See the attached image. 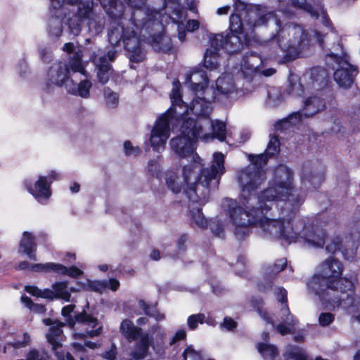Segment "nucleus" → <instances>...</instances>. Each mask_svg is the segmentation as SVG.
<instances>
[{
    "mask_svg": "<svg viewBox=\"0 0 360 360\" xmlns=\"http://www.w3.org/2000/svg\"><path fill=\"white\" fill-rule=\"evenodd\" d=\"M194 173H195V172H194V166L192 164L186 165L183 167V168H182V174H183L184 181V183L186 184V187L184 188V192L185 193V194H186V197H187V198H188L189 202H193V203H198L200 205H203L207 202H201V201L195 202V201H193V200H191L189 198V195L186 193V191L190 187H191L192 185H198V188H196V194H197L198 197H200V195H201L202 186L199 185L198 181V177L196 178L195 182H193V183L191 182V177L194 174Z\"/></svg>",
    "mask_w": 360,
    "mask_h": 360,
    "instance_id": "6ab92c4d",
    "label": "nucleus"
},
{
    "mask_svg": "<svg viewBox=\"0 0 360 360\" xmlns=\"http://www.w3.org/2000/svg\"><path fill=\"white\" fill-rule=\"evenodd\" d=\"M67 4L77 6V11L67 19L66 22L70 33L77 36L84 22L93 14L94 2L93 0H67Z\"/></svg>",
    "mask_w": 360,
    "mask_h": 360,
    "instance_id": "f8f14e48",
    "label": "nucleus"
},
{
    "mask_svg": "<svg viewBox=\"0 0 360 360\" xmlns=\"http://www.w3.org/2000/svg\"><path fill=\"white\" fill-rule=\"evenodd\" d=\"M186 331L184 330H179L176 332L174 335L171 339L169 345H173L178 341L183 340L186 339Z\"/></svg>",
    "mask_w": 360,
    "mask_h": 360,
    "instance_id": "680f3d73",
    "label": "nucleus"
},
{
    "mask_svg": "<svg viewBox=\"0 0 360 360\" xmlns=\"http://www.w3.org/2000/svg\"><path fill=\"white\" fill-rule=\"evenodd\" d=\"M230 32H237L239 34L245 33L243 31V22L241 15L239 13H232L229 17Z\"/></svg>",
    "mask_w": 360,
    "mask_h": 360,
    "instance_id": "c9c22d12",
    "label": "nucleus"
},
{
    "mask_svg": "<svg viewBox=\"0 0 360 360\" xmlns=\"http://www.w3.org/2000/svg\"><path fill=\"white\" fill-rule=\"evenodd\" d=\"M65 325L63 323H59L58 325L51 326L49 328V334L47 335V339L53 350H56L62 347V344L58 341V338L63 334L61 328Z\"/></svg>",
    "mask_w": 360,
    "mask_h": 360,
    "instance_id": "a878e982",
    "label": "nucleus"
},
{
    "mask_svg": "<svg viewBox=\"0 0 360 360\" xmlns=\"http://www.w3.org/2000/svg\"><path fill=\"white\" fill-rule=\"evenodd\" d=\"M251 44V38L248 33L239 34L230 32L226 35L223 33L215 34L210 39V46L214 51L224 49L229 55L239 53L243 48H248Z\"/></svg>",
    "mask_w": 360,
    "mask_h": 360,
    "instance_id": "6e6552de",
    "label": "nucleus"
},
{
    "mask_svg": "<svg viewBox=\"0 0 360 360\" xmlns=\"http://www.w3.org/2000/svg\"><path fill=\"white\" fill-rule=\"evenodd\" d=\"M250 161L254 165H265L268 161L269 155L266 154L250 155Z\"/></svg>",
    "mask_w": 360,
    "mask_h": 360,
    "instance_id": "603ef678",
    "label": "nucleus"
},
{
    "mask_svg": "<svg viewBox=\"0 0 360 360\" xmlns=\"http://www.w3.org/2000/svg\"><path fill=\"white\" fill-rule=\"evenodd\" d=\"M91 59L96 66L98 82L101 84H105L113 71L112 65L107 60L106 56H98L94 53Z\"/></svg>",
    "mask_w": 360,
    "mask_h": 360,
    "instance_id": "dca6fc26",
    "label": "nucleus"
},
{
    "mask_svg": "<svg viewBox=\"0 0 360 360\" xmlns=\"http://www.w3.org/2000/svg\"><path fill=\"white\" fill-rule=\"evenodd\" d=\"M190 109L191 112L198 119L205 118L210 119L211 112L210 103L203 97L196 96L191 103Z\"/></svg>",
    "mask_w": 360,
    "mask_h": 360,
    "instance_id": "a211bd4d",
    "label": "nucleus"
},
{
    "mask_svg": "<svg viewBox=\"0 0 360 360\" xmlns=\"http://www.w3.org/2000/svg\"><path fill=\"white\" fill-rule=\"evenodd\" d=\"M182 357L183 360H204L200 352L195 350L192 345L185 348Z\"/></svg>",
    "mask_w": 360,
    "mask_h": 360,
    "instance_id": "a19ab883",
    "label": "nucleus"
},
{
    "mask_svg": "<svg viewBox=\"0 0 360 360\" xmlns=\"http://www.w3.org/2000/svg\"><path fill=\"white\" fill-rule=\"evenodd\" d=\"M148 354V350L136 346V349L131 352V355L134 360H141L145 359Z\"/></svg>",
    "mask_w": 360,
    "mask_h": 360,
    "instance_id": "4d7b16f0",
    "label": "nucleus"
},
{
    "mask_svg": "<svg viewBox=\"0 0 360 360\" xmlns=\"http://www.w3.org/2000/svg\"><path fill=\"white\" fill-rule=\"evenodd\" d=\"M212 131V136L217 139L220 141L226 139V124L220 120L210 121Z\"/></svg>",
    "mask_w": 360,
    "mask_h": 360,
    "instance_id": "72a5a7b5",
    "label": "nucleus"
},
{
    "mask_svg": "<svg viewBox=\"0 0 360 360\" xmlns=\"http://www.w3.org/2000/svg\"><path fill=\"white\" fill-rule=\"evenodd\" d=\"M108 288L107 281L87 279L86 284H82V289L86 291L102 293Z\"/></svg>",
    "mask_w": 360,
    "mask_h": 360,
    "instance_id": "7c9ffc66",
    "label": "nucleus"
},
{
    "mask_svg": "<svg viewBox=\"0 0 360 360\" xmlns=\"http://www.w3.org/2000/svg\"><path fill=\"white\" fill-rule=\"evenodd\" d=\"M233 7L234 11L236 12H244L245 16L244 20L245 21L246 19L249 18L252 15L253 11H257L259 9V5L257 4H247L241 0H233Z\"/></svg>",
    "mask_w": 360,
    "mask_h": 360,
    "instance_id": "bb28decb",
    "label": "nucleus"
},
{
    "mask_svg": "<svg viewBox=\"0 0 360 360\" xmlns=\"http://www.w3.org/2000/svg\"><path fill=\"white\" fill-rule=\"evenodd\" d=\"M333 98V95L326 96L319 92L316 95L308 97L304 101L303 108L304 115L305 117H310L323 111L326 108V102Z\"/></svg>",
    "mask_w": 360,
    "mask_h": 360,
    "instance_id": "4468645a",
    "label": "nucleus"
},
{
    "mask_svg": "<svg viewBox=\"0 0 360 360\" xmlns=\"http://www.w3.org/2000/svg\"><path fill=\"white\" fill-rule=\"evenodd\" d=\"M219 51H214V49H207L204 54L203 65L207 69L214 70L218 66L217 57Z\"/></svg>",
    "mask_w": 360,
    "mask_h": 360,
    "instance_id": "f704fd0d",
    "label": "nucleus"
},
{
    "mask_svg": "<svg viewBox=\"0 0 360 360\" xmlns=\"http://www.w3.org/2000/svg\"><path fill=\"white\" fill-rule=\"evenodd\" d=\"M292 126L288 124L287 120H285V118L282 120H278L276 124H274L275 129L276 131H283L285 130H287Z\"/></svg>",
    "mask_w": 360,
    "mask_h": 360,
    "instance_id": "052dcab7",
    "label": "nucleus"
},
{
    "mask_svg": "<svg viewBox=\"0 0 360 360\" xmlns=\"http://www.w3.org/2000/svg\"><path fill=\"white\" fill-rule=\"evenodd\" d=\"M139 307L143 310V312L147 316L154 318L156 321H160L165 319L163 313L159 311L158 309V303L155 302L153 304H149L143 300L138 301Z\"/></svg>",
    "mask_w": 360,
    "mask_h": 360,
    "instance_id": "4be33fe9",
    "label": "nucleus"
},
{
    "mask_svg": "<svg viewBox=\"0 0 360 360\" xmlns=\"http://www.w3.org/2000/svg\"><path fill=\"white\" fill-rule=\"evenodd\" d=\"M139 338L140 340L137 343V346L149 351V347L153 343L152 338H150L148 333H145L143 335L141 334Z\"/></svg>",
    "mask_w": 360,
    "mask_h": 360,
    "instance_id": "09e8293b",
    "label": "nucleus"
},
{
    "mask_svg": "<svg viewBox=\"0 0 360 360\" xmlns=\"http://www.w3.org/2000/svg\"><path fill=\"white\" fill-rule=\"evenodd\" d=\"M273 288V283L271 281H268L266 283H260L257 285V289L259 292L266 293L270 290H271Z\"/></svg>",
    "mask_w": 360,
    "mask_h": 360,
    "instance_id": "774afa93",
    "label": "nucleus"
},
{
    "mask_svg": "<svg viewBox=\"0 0 360 360\" xmlns=\"http://www.w3.org/2000/svg\"><path fill=\"white\" fill-rule=\"evenodd\" d=\"M37 245L35 237L28 231H24L19 243V253L26 255L30 260L37 261Z\"/></svg>",
    "mask_w": 360,
    "mask_h": 360,
    "instance_id": "f3484780",
    "label": "nucleus"
},
{
    "mask_svg": "<svg viewBox=\"0 0 360 360\" xmlns=\"http://www.w3.org/2000/svg\"><path fill=\"white\" fill-rule=\"evenodd\" d=\"M123 146L124 153L127 156H137L141 153L140 148L133 146L130 141H125Z\"/></svg>",
    "mask_w": 360,
    "mask_h": 360,
    "instance_id": "49530a36",
    "label": "nucleus"
},
{
    "mask_svg": "<svg viewBox=\"0 0 360 360\" xmlns=\"http://www.w3.org/2000/svg\"><path fill=\"white\" fill-rule=\"evenodd\" d=\"M188 240V236L186 233H182L176 240V247L179 251L185 252L186 250V243Z\"/></svg>",
    "mask_w": 360,
    "mask_h": 360,
    "instance_id": "13d9d810",
    "label": "nucleus"
},
{
    "mask_svg": "<svg viewBox=\"0 0 360 360\" xmlns=\"http://www.w3.org/2000/svg\"><path fill=\"white\" fill-rule=\"evenodd\" d=\"M326 250L328 253L335 254L337 252H341L344 256L346 255L347 250L342 245V238L339 236H335L330 239L326 243Z\"/></svg>",
    "mask_w": 360,
    "mask_h": 360,
    "instance_id": "cd10ccee",
    "label": "nucleus"
},
{
    "mask_svg": "<svg viewBox=\"0 0 360 360\" xmlns=\"http://www.w3.org/2000/svg\"><path fill=\"white\" fill-rule=\"evenodd\" d=\"M47 32L49 37L58 38L63 33L62 23L56 19H52L49 21Z\"/></svg>",
    "mask_w": 360,
    "mask_h": 360,
    "instance_id": "e433bc0d",
    "label": "nucleus"
},
{
    "mask_svg": "<svg viewBox=\"0 0 360 360\" xmlns=\"http://www.w3.org/2000/svg\"><path fill=\"white\" fill-rule=\"evenodd\" d=\"M70 68L74 72L85 75L86 70L82 65V57L77 52L74 53L71 58L70 65L62 61L52 64L47 72V81L44 84V90L49 93L52 90L53 85L60 87L67 86L68 82H72L70 77Z\"/></svg>",
    "mask_w": 360,
    "mask_h": 360,
    "instance_id": "39448f33",
    "label": "nucleus"
},
{
    "mask_svg": "<svg viewBox=\"0 0 360 360\" xmlns=\"http://www.w3.org/2000/svg\"><path fill=\"white\" fill-rule=\"evenodd\" d=\"M292 38L288 40V50L283 60L290 62L300 57L302 51L311 46V35L302 25H294L290 30Z\"/></svg>",
    "mask_w": 360,
    "mask_h": 360,
    "instance_id": "9b49d317",
    "label": "nucleus"
},
{
    "mask_svg": "<svg viewBox=\"0 0 360 360\" xmlns=\"http://www.w3.org/2000/svg\"><path fill=\"white\" fill-rule=\"evenodd\" d=\"M326 56L340 66L334 72L335 81L341 87L350 88L354 82L358 70L356 66L349 63V55L346 52H342L341 55L329 53Z\"/></svg>",
    "mask_w": 360,
    "mask_h": 360,
    "instance_id": "1a4fd4ad",
    "label": "nucleus"
},
{
    "mask_svg": "<svg viewBox=\"0 0 360 360\" xmlns=\"http://www.w3.org/2000/svg\"><path fill=\"white\" fill-rule=\"evenodd\" d=\"M120 330L130 342L138 340L142 334V328L135 326L133 321L129 319H125L121 322Z\"/></svg>",
    "mask_w": 360,
    "mask_h": 360,
    "instance_id": "412c9836",
    "label": "nucleus"
},
{
    "mask_svg": "<svg viewBox=\"0 0 360 360\" xmlns=\"http://www.w3.org/2000/svg\"><path fill=\"white\" fill-rule=\"evenodd\" d=\"M30 311L37 314H45L46 312V307L43 304L34 303L31 309H29Z\"/></svg>",
    "mask_w": 360,
    "mask_h": 360,
    "instance_id": "e2e57ef3",
    "label": "nucleus"
},
{
    "mask_svg": "<svg viewBox=\"0 0 360 360\" xmlns=\"http://www.w3.org/2000/svg\"><path fill=\"white\" fill-rule=\"evenodd\" d=\"M104 93L107 103L110 104L112 107L117 106L119 101L117 94L111 91L110 88L105 89Z\"/></svg>",
    "mask_w": 360,
    "mask_h": 360,
    "instance_id": "a18cd8bd",
    "label": "nucleus"
},
{
    "mask_svg": "<svg viewBox=\"0 0 360 360\" xmlns=\"http://www.w3.org/2000/svg\"><path fill=\"white\" fill-rule=\"evenodd\" d=\"M287 266V259L286 258H281L277 259L274 264L273 271L276 273H279L281 271L284 270Z\"/></svg>",
    "mask_w": 360,
    "mask_h": 360,
    "instance_id": "bf43d9fd",
    "label": "nucleus"
},
{
    "mask_svg": "<svg viewBox=\"0 0 360 360\" xmlns=\"http://www.w3.org/2000/svg\"><path fill=\"white\" fill-rule=\"evenodd\" d=\"M117 355V349L115 344L112 343L110 346V348L105 351L103 354V359L106 360H115Z\"/></svg>",
    "mask_w": 360,
    "mask_h": 360,
    "instance_id": "6e6d98bb",
    "label": "nucleus"
},
{
    "mask_svg": "<svg viewBox=\"0 0 360 360\" xmlns=\"http://www.w3.org/2000/svg\"><path fill=\"white\" fill-rule=\"evenodd\" d=\"M200 23L197 20H188L186 22V29L188 32H194L199 28Z\"/></svg>",
    "mask_w": 360,
    "mask_h": 360,
    "instance_id": "338daca9",
    "label": "nucleus"
},
{
    "mask_svg": "<svg viewBox=\"0 0 360 360\" xmlns=\"http://www.w3.org/2000/svg\"><path fill=\"white\" fill-rule=\"evenodd\" d=\"M268 21L266 14L264 13V8L259 5V9L257 11H253L252 15L245 20L247 25L252 28L266 25Z\"/></svg>",
    "mask_w": 360,
    "mask_h": 360,
    "instance_id": "b1692460",
    "label": "nucleus"
},
{
    "mask_svg": "<svg viewBox=\"0 0 360 360\" xmlns=\"http://www.w3.org/2000/svg\"><path fill=\"white\" fill-rule=\"evenodd\" d=\"M280 140L278 135H273L268 143L266 150L269 157H273L280 151Z\"/></svg>",
    "mask_w": 360,
    "mask_h": 360,
    "instance_id": "58836bf2",
    "label": "nucleus"
},
{
    "mask_svg": "<svg viewBox=\"0 0 360 360\" xmlns=\"http://www.w3.org/2000/svg\"><path fill=\"white\" fill-rule=\"evenodd\" d=\"M52 288L55 293V299H61L66 302L70 301L71 294L68 290V282H56L53 284Z\"/></svg>",
    "mask_w": 360,
    "mask_h": 360,
    "instance_id": "c756f323",
    "label": "nucleus"
},
{
    "mask_svg": "<svg viewBox=\"0 0 360 360\" xmlns=\"http://www.w3.org/2000/svg\"><path fill=\"white\" fill-rule=\"evenodd\" d=\"M238 326V323L232 318L226 316L224 318L223 322L221 323V327L225 328L226 330L233 331Z\"/></svg>",
    "mask_w": 360,
    "mask_h": 360,
    "instance_id": "3c124183",
    "label": "nucleus"
},
{
    "mask_svg": "<svg viewBox=\"0 0 360 360\" xmlns=\"http://www.w3.org/2000/svg\"><path fill=\"white\" fill-rule=\"evenodd\" d=\"M212 232L216 236H220L224 233V227L220 222L214 223L210 225Z\"/></svg>",
    "mask_w": 360,
    "mask_h": 360,
    "instance_id": "0e129e2a",
    "label": "nucleus"
},
{
    "mask_svg": "<svg viewBox=\"0 0 360 360\" xmlns=\"http://www.w3.org/2000/svg\"><path fill=\"white\" fill-rule=\"evenodd\" d=\"M276 296L278 302L283 304V307L281 308V311H283V314H290V312L288 304L287 290L283 287H279L278 288V291L276 292Z\"/></svg>",
    "mask_w": 360,
    "mask_h": 360,
    "instance_id": "4c0bfd02",
    "label": "nucleus"
},
{
    "mask_svg": "<svg viewBox=\"0 0 360 360\" xmlns=\"http://www.w3.org/2000/svg\"><path fill=\"white\" fill-rule=\"evenodd\" d=\"M172 105L171 107H174L176 109V105H180L184 103L182 99V96L181 94L180 90L179 88L172 89Z\"/></svg>",
    "mask_w": 360,
    "mask_h": 360,
    "instance_id": "864d4df0",
    "label": "nucleus"
},
{
    "mask_svg": "<svg viewBox=\"0 0 360 360\" xmlns=\"http://www.w3.org/2000/svg\"><path fill=\"white\" fill-rule=\"evenodd\" d=\"M191 214V223L195 224L197 226L201 229H206L207 227V220L202 213V208H193L190 212Z\"/></svg>",
    "mask_w": 360,
    "mask_h": 360,
    "instance_id": "473e14b6",
    "label": "nucleus"
},
{
    "mask_svg": "<svg viewBox=\"0 0 360 360\" xmlns=\"http://www.w3.org/2000/svg\"><path fill=\"white\" fill-rule=\"evenodd\" d=\"M335 320V315L330 312H322L319 316V323L323 327L328 326Z\"/></svg>",
    "mask_w": 360,
    "mask_h": 360,
    "instance_id": "c03bdc74",
    "label": "nucleus"
},
{
    "mask_svg": "<svg viewBox=\"0 0 360 360\" xmlns=\"http://www.w3.org/2000/svg\"><path fill=\"white\" fill-rule=\"evenodd\" d=\"M176 120V110L174 107H169L158 117L150 137L151 146L154 149L158 150L159 147L165 146L170 136V123Z\"/></svg>",
    "mask_w": 360,
    "mask_h": 360,
    "instance_id": "9d476101",
    "label": "nucleus"
},
{
    "mask_svg": "<svg viewBox=\"0 0 360 360\" xmlns=\"http://www.w3.org/2000/svg\"><path fill=\"white\" fill-rule=\"evenodd\" d=\"M276 25L278 27V29L276 30V32L275 34H273L271 39L273 41H275L278 46L279 47H281V32H283V27H282V23L280 20H276Z\"/></svg>",
    "mask_w": 360,
    "mask_h": 360,
    "instance_id": "8fccbe9b",
    "label": "nucleus"
},
{
    "mask_svg": "<svg viewBox=\"0 0 360 360\" xmlns=\"http://www.w3.org/2000/svg\"><path fill=\"white\" fill-rule=\"evenodd\" d=\"M343 270L342 263L330 257L319 265V271L311 277L309 287L333 307L350 309L352 313L360 311V298L356 296L354 284L342 277Z\"/></svg>",
    "mask_w": 360,
    "mask_h": 360,
    "instance_id": "f03ea898",
    "label": "nucleus"
},
{
    "mask_svg": "<svg viewBox=\"0 0 360 360\" xmlns=\"http://www.w3.org/2000/svg\"><path fill=\"white\" fill-rule=\"evenodd\" d=\"M214 164L210 168H202L198 175L199 185L202 186V193L200 197L196 194L198 185H192L186 193L189 195V198L195 202H207L210 198L211 191L217 190L219 184V179H217V175L219 170L221 173L224 171V155L221 153H214Z\"/></svg>",
    "mask_w": 360,
    "mask_h": 360,
    "instance_id": "20e7f679",
    "label": "nucleus"
},
{
    "mask_svg": "<svg viewBox=\"0 0 360 360\" xmlns=\"http://www.w3.org/2000/svg\"><path fill=\"white\" fill-rule=\"evenodd\" d=\"M130 7L131 24L137 30L148 31L152 27L158 25V12L146 7V0H123Z\"/></svg>",
    "mask_w": 360,
    "mask_h": 360,
    "instance_id": "0eeeda50",
    "label": "nucleus"
},
{
    "mask_svg": "<svg viewBox=\"0 0 360 360\" xmlns=\"http://www.w3.org/2000/svg\"><path fill=\"white\" fill-rule=\"evenodd\" d=\"M303 114L300 111H297L290 113L288 116L285 117V120H287L288 124L292 127L300 123L302 120Z\"/></svg>",
    "mask_w": 360,
    "mask_h": 360,
    "instance_id": "de8ad7c7",
    "label": "nucleus"
},
{
    "mask_svg": "<svg viewBox=\"0 0 360 360\" xmlns=\"http://www.w3.org/2000/svg\"><path fill=\"white\" fill-rule=\"evenodd\" d=\"M245 175L248 181L243 184L240 200L245 208L236 200H228L227 211L233 224L234 234L239 240H244L250 233V227L262 225L264 221H271L278 227V238L282 245L296 243L299 238L315 248H323L328 234L326 230L316 226H303V236L292 227V217L304 202V191L294 189L293 172L286 166L278 167L274 179L269 186L260 193L258 190L266 179L265 173L261 170L248 171Z\"/></svg>",
    "mask_w": 360,
    "mask_h": 360,
    "instance_id": "f257e3e1",
    "label": "nucleus"
},
{
    "mask_svg": "<svg viewBox=\"0 0 360 360\" xmlns=\"http://www.w3.org/2000/svg\"><path fill=\"white\" fill-rule=\"evenodd\" d=\"M51 182H48V177L39 176L34 184L30 182L25 184L27 191L34 197L35 199H48L52 194Z\"/></svg>",
    "mask_w": 360,
    "mask_h": 360,
    "instance_id": "2eb2a0df",
    "label": "nucleus"
},
{
    "mask_svg": "<svg viewBox=\"0 0 360 360\" xmlns=\"http://www.w3.org/2000/svg\"><path fill=\"white\" fill-rule=\"evenodd\" d=\"M257 349L264 358L269 357L271 360H274L279 354L276 346L271 344L259 342L257 345Z\"/></svg>",
    "mask_w": 360,
    "mask_h": 360,
    "instance_id": "c85d7f7f",
    "label": "nucleus"
},
{
    "mask_svg": "<svg viewBox=\"0 0 360 360\" xmlns=\"http://www.w3.org/2000/svg\"><path fill=\"white\" fill-rule=\"evenodd\" d=\"M288 356L292 360H307V356L300 348H295L288 352Z\"/></svg>",
    "mask_w": 360,
    "mask_h": 360,
    "instance_id": "5fc2aeb1",
    "label": "nucleus"
},
{
    "mask_svg": "<svg viewBox=\"0 0 360 360\" xmlns=\"http://www.w3.org/2000/svg\"><path fill=\"white\" fill-rule=\"evenodd\" d=\"M58 274L68 276L73 278H77L83 274V271L76 266L67 267L63 264L56 263V272Z\"/></svg>",
    "mask_w": 360,
    "mask_h": 360,
    "instance_id": "2f4dec72",
    "label": "nucleus"
},
{
    "mask_svg": "<svg viewBox=\"0 0 360 360\" xmlns=\"http://www.w3.org/2000/svg\"><path fill=\"white\" fill-rule=\"evenodd\" d=\"M151 41L154 47L164 53H169L173 49L171 39L161 34L153 36Z\"/></svg>",
    "mask_w": 360,
    "mask_h": 360,
    "instance_id": "393cba45",
    "label": "nucleus"
},
{
    "mask_svg": "<svg viewBox=\"0 0 360 360\" xmlns=\"http://www.w3.org/2000/svg\"><path fill=\"white\" fill-rule=\"evenodd\" d=\"M25 290L32 296L39 297L41 295V289L36 285H26Z\"/></svg>",
    "mask_w": 360,
    "mask_h": 360,
    "instance_id": "69168bd1",
    "label": "nucleus"
},
{
    "mask_svg": "<svg viewBox=\"0 0 360 360\" xmlns=\"http://www.w3.org/2000/svg\"><path fill=\"white\" fill-rule=\"evenodd\" d=\"M301 178L302 183L305 185L308 184L311 188L316 190L324 181L325 173L323 171L314 170L313 169L308 171L304 168Z\"/></svg>",
    "mask_w": 360,
    "mask_h": 360,
    "instance_id": "aec40b11",
    "label": "nucleus"
},
{
    "mask_svg": "<svg viewBox=\"0 0 360 360\" xmlns=\"http://www.w3.org/2000/svg\"><path fill=\"white\" fill-rule=\"evenodd\" d=\"M202 131V124L199 121L185 117L181 124L179 134L169 141L172 150L180 158L196 154L195 146Z\"/></svg>",
    "mask_w": 360,
    "mask_h": 360,
    "instance_id": "7ed1b4c3",
    "label": "nucleus"
},
{
    "mask_svg": "<svg viewBox=\"0 0 360 360\" xmlns=\"http://www.w3.org/2000/svg\"><path fill=\"white\" fill-rule=\"evenodd\" d=\"M91 86V82L85 79L81 81L77 86H76V84L73 82L67 83V86H65L68 93L73 95H79L82 98H87L89 96V91Z\"/></svg>",
    "mask_w": 360,
    "mask_h": 360,
    "instance_id": "5701e85b",
    "label": "nucleus"
},
{
    "mask_svg": "<svg viewBox=\"0 0 360 360\" xmlns=\"http://www.w3.org/2000/svg\"><path fill=\"white\" fill-rule=\"evenodd\" d=\"M178 176L175 173H169L167 174L165 178L166 185L174 193L181 192V186L177 181Z\"/></svg>",
    "mask_w": 360,
    "mask_h": 360,
    "instance_id": "ea45409f",
    "label": "nucleus"
},
{
    "mask_svg": "<svg viewBox=\"0 0 360 360\" xmlns=\"http://www.w3.org/2000/svg\"><path fill=\"white\" fill-rule=\"evenodd\" d=\"M75 304H68L62 308L61 314L65 318L69 327L74 328L77 323L92 328L83 333H75V338L84 339L86 337L98 336L101 333L102 327L100 326L94 329L99 323L97 317L91 314H88L85 309H83L82 311H75Z\"/></svg>",
    "mask_w": 360,
    "mask_h": 360,
    "instance_id": "423d86ee",
    "label": "nucleus"
},
{
    "mask_svg": "<svg viewBox=\"0 0 360 360\" xmlns=\"http://www.w3.org/2000/svg\"><path fill=\"white\" fill-rule=\"evenodd\" d=\"M330 83V77L326 69L319 66L310 69L309 84L317 92L326 96H333Z\"/></svg>",
    "mask_w": 360,
    "mask_h": 360,
    "instance_id": "ddd939ff",
    "label": "nucleus"
},
{
    "mask_svg": "<svg viewBox=\"0 0 360 360\" xmlns=\"http://www.w3.org/2000/svg\"><path fill=\"white\" fill-rule=\"evenodd\" d=\"M56 263L47 262L45 264H34L30 266V271L34 272H56Z\"/></svg>",
    "mask_w": 360,
    "mask_h": 360,
    "instance_id": "79ce46f5",
    "label": "nucleus"
},
{
    "mask_svg": "<svg viewBox=\"0 0 360 360\" xmlns=\"http://www.w3.org/2000/svg\"><path fill=\"white\" fill-rule=\"evenodd\" d=\"M205 318V315L200 313L189 316L187 319V324L188 328L191 330L196 329L199 323H204Z\"/></svg>",
    "mask_w": 360,
    "mask_h": 360,
    "instance_id": "37998d69",
    "label": "nucleus"
}]
</instances>
